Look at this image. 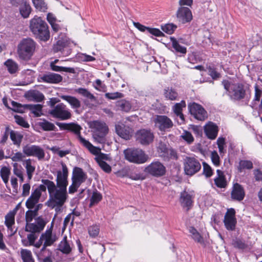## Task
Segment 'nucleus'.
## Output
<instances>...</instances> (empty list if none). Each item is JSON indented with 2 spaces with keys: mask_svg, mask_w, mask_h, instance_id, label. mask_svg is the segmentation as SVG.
<instances>
[{
  "mask_svg": "<svg viewBox=\"0 0 262 262\" xmlns=\"http://www.w3.org/2000/svg\"><path fill=\"white\" fill-rule=\"evenodd\" d=\"M62 171L57 172L56 185L54 182L48 179H42V184L47 185L49 195L52 197V201L58 202L61 204L68 196L67 187L68 185V170L66 165L61 163Z\"/></svg>",
  "mask_w": 262,
  "mask_h": 262,
  "instance_id": "nucleus-1",
  "label": "nucleus"
},
{
  "mask_svg": "<svg viewBox=\"0 0 262 262\" xmlns=\"http://www.w3.org/2000/svg\"><path fill=\"white\" fill-rule=\"evenodd\" d=\"M30 29L34 36L43 41L50 38V31L47 24L40 17L35 16L30 20Z\"/></svg>",
  "mask_w": 262,
  "mask_h": 262,
  "instance_id": "nucleus-2",
  "label": "nucleus"
},
{
  "mask_svg": "<svg viewBox=\"0 0 262 262\" xmlns=\"http://www.w3.org/2000/svg\"><path fill=\"white\" fill-rule=\"evenodd\" d=\"M222 84L231 99L239 101L245 98L246 91L243 84L232 83L227 80H224Z\"/></svg>",
  "mask_w": 262,
  "mask_h": 262,
  "instance_id": "nucleus-3",
  "label": "nucleus"
},
{
  "mask_svg": "<svg viewBox=\"0 0 262 262\" xmlns=\"http://www.w3.org/2000/svg\"><path fill=\"white\" fill-rule=\"evenodd\" d=\"M36 48L35 42L30 38L23 39L18 44L17 53L19 57L24 60H30Z\"/></svg>",
  "mask_w": 262,
  "mask_h": 262,
  "instance_id": "nucleus-4",
  "label": "nucleus"
},
{
  "mask_svg": "<svg viewBox=\"0 0 262 262\" xmlns=\"http://www.w3.org/2000/svg\"><path fill=\"white\" fill-rule=\"evenodd\" d=\"M90 127L93 133V137L97 143L103 144L106 142V136L108 128L104 122L96 120L90 123Z\"/></svg>",
  "mask_w": 262,
  "mask_h": 262,
  "instance_id": "nucleus-5",
  "label": "nucleus"
},
{
  "mask_svg": "<svg viewBox=\"0 0 262 262\" xmlns=\"http://www.w3.org/2000/svg\"><path fill=\"white\" fill-rule=\"evenodd\" d=\"M124 158L129 162L142 164L147 161V157L143 150L139 148L129 147L124 150Z\"/></svg>",
  "mask_w": 262,
  "mask_h": 262,
  "instance_id": "nucleus-6",
  "label": "nucleus"
},
{
  "mask_svg": "<svg viewBox=\"0 0 262 262\" xmlns=\"http://www.w3.org/2000/svg\"><path fill=\"white\" fill-rule=\"evenodd\" d=\"M49 114L54 118L61 120H66L71 118L72 114L64 104L61 103L56 105L50 111Z\"/></svg>",
  "mask_w": 262,
  "mask_h": 262,
  "instance_id": "nucleus-7",
  "label": "nucleus"
},
{
  "mask_svg": "<svg viewBox=\"0 0 262 262\" xmlns=\"http://www.w3.org/2000/svg\"><path fill=\"white\" fill-rule=\"evenodd\" d=\"M201 168V164L195 158L186 157L185 159L184 169L186 174L191 176L198 172Z\"/></svg>",
  "mask_w": 262,
  "mask_h": 262,
  "instance_id": "nucleus-8",
  "label": "nucleus"
},
{
  "mask_svg": "<svg viewBox=\"0 0 262 262\" xmlns=\"http://www.w3.org/2000/svg\"><path fill=\"white\" fill-rule=\"evenodd\" d=\"M23 151L27 156L37 157L38 160L43 159L45 156L43 149L38 145H26L23 147Z\"/></svg>",
  "mask_w": 262,
  "mask_h": 262,
  "instance_id": "nucleus-9",
  "label": "nucleus"
},
{
  "mask_svg": "<svg viewBox=\"0 0 262 262\" xmlns=\"http://www.w3.org/2000/svg\"><path fill=\"white\" fill-rule=\"evenodd\" d=\"M188 108L190 113L195 119L203 121L207 118V113L200 104L193 102L188 105Z\"/></svg>",
  "mask_w": 262,
  "mask_h": 262,
  "instance_id": "nucleus-10",
  "label": "nucleus"
},
{
  "mask_svg": "<svg viewBox=\"0 0 262 262\" xmlns=\"http://www.w3.org/2000/svg\"><path fill=\"white\" fill-rule=\"evenodd\" d=\"M56 124L59 126L61 130H67L73 133L77 136L80 142H81V139H84L80 134L82 127L78 124L74 122L67 123L56 122Z\"/></svg>",
  "mask_w": 262,
  "mask_h": 262,
  "instance_id": "nucleus-11",
  "label": "nucleus"
},
{
  "mask_svg": "<svg viewBox=\"0 0 262 262\" xmlns=\"http://www.w3.org/2000/svg\"><path fill=\"white\" fill-rule=\"evenodd\" d=\"M156 127L161 131H164L173 126L172 121L166 116L158 115L153 120Z\"/></svg>",
  "mask_w": 262,
  "mask_h": 262,
  "instance_id": "nucleus-12",
  "label": "nucleus"
},
{
  "mask_svg": "<svg viewBox=\"0 0 262 262\" xmlns=\"http://www.w3.org/2000/svg\"><path fill=\"white\" fill-rule=\"evenodd\" d=\"M235 211L234 209L230 208L227 210L224 219V223L227 230L233 231L235 230L236 224L235 218Z\"/></svg>",
  "mask_w": 262,
  "mask_h": 262,
  "instance_id": "nucleus-13",
  "label": "nucleus"
},
{
  "mask_svg": "<svg viewBox=\"0 0 262 262\" xmlns=\"http://www.w3.org/2000/svg\"><path fill=\"white\" fill-rule=\"evenodd\" d=\"M62 77L54 73L47 72L40 75L38 77V81L39 82H45L48 83L57 84L62 81Z\"/></svg>",
  "mask_w": 262,
  "mask_h": 262,
  "instance_id": "nucleus-14",
  "label": "nucleus"
},
{
  "mask_svg": "<svg viewBox=\"0 0 262 262\" xmlns=\"http://www.w3.org/2000/svg\"><path fill=\"white\" fill-rule=\"evenodd\" d=\"M115 131L119 136L126 140L130 139L133 133L132 128L121 122L115 124Z\"/></svg>",
  "mask_w": 262,
  "mask_h": 262,
  "instance_id": "nucleus-15",
  "label": "nucleus"
},
{
  "mask_svg": "<svg viewBox=\"0 0 262 262\" xmlns=\"http://www.w3.org/2000/svg\"><path fill=\"white\" fill-rule=\"evenodd\" d=\"M36 223L26 224L25 231L32 233H40L45 228L46 223L41 217H38Z\"/></svg>",
  "mask_w": 262,
  "mask_h": 262,
  "instance_id": "nucleus-16",
  "label": "nucleus"
},
{
  "mask_svg": "<svg viewBox=\"0 0 262 262\" xmlns=\"http://www.w3.org/2000/svg\"><path fill=\"white\" fill-rule=\"evenodd\" d=\"M177 17L178 21L182 24L190 22L192 19V15L190 10L185 7L179 8L177 13Z\"/></svg>",
  "mask_w": 262,
  "mask_h": 262,
  "instance_id": "nucleus-17",
  "label": "nucleus"
},
{
  "mask_svg": "<svg viewBox=\"0 0 262 262\" xmlns=\"http://www.w3.org/2000/svg\"><path fill=\"white\" fill-rule=\"evenodd\" d=\"M87 179L86 174L80 167H76L73 169L72 181L80 186Z\"/></svg>",
  "mask_w": 262,
  "mask_h": 262,
  "instance_id": "nucleus-18",
  "label": "nucleus"
},
{
  "mask_svg": "<svg viewBox=\"0 0 262 262\" xmlns=\"http://www.w3.org/2000/svg\"><path fill=\"white\" fill-rule=\"evenodd\" d=\"M194 194L193 192L184 191L181 193L180 202L183 207H187L188 209L192 205Z\"/></svg>",
  "mask_w": 262,
  "mask_h": 262,
  "instance_id": "nucleus-19",
  "label": "nucleus"
},
{
  "mask_svg": "<svg viewBox=\"0 0 262 262\" xmlns=\"http://www.w3.org/2000/svg\"><path fill=\"white\" fill-rule=\"evenodd\" d=\"M231 195L233 200L238 201H242L245 197V193L242 185L238 183L234 184Z\"/></svg>",
  "mask_w": 262,
  "mask_h": 262,
  "instance_id": "nucleus-20",
  "label": "nucleus"
},
{
  "mask_svg": "<svg viewBox=\"0 0 262 262\" xmlns=\"http://www.w3.org/2000/svg\"><path fill=\"white\" fill-rule=\"evenodd\" d=\"M204 130L206 136L210 139H214L218 133V127L214 123L209 122L204 127Z\"/></svg>",
  "mask_w": 262,
  "mask_h": 262,
  "instance_id": "nucleus-21",
  "label": "nucleus"
},
{
  "mask_svg": "<svg viewBox=\"0 0 262 262\" xmlns=\"http://www.w3.org/2000/svg\"><path fill=\"white\" fill-rule=\"evenodd\" d=\"M148 171L155 176H162L165 173V169L161 163L157 162L148 166Z\"/></svg>",
  "mask_w": 262,
  "mask_h": 262,
  "instance_id": "nucleus-22",
  "label": "nucleus"
},
{
  "mask_svg": "<svg viewBox=\"0 0 262 262\" xmlns=\"http://www.w3.org/2000/svg\"><path fill=\"white\" fill-rule=\"evenodd\" d=\"M25 97L29 101L41 102L44 99L43 94L37 90H32L28 92L25 94Z\"/></svg>",
  "mask_w": 262,
  "mask_h": 262,
  "instance_id": "nucleus-23",
  "label": "nucleus"
},
{
  "mask_svg": "<svg viewBox=\"0 0 262 262\" xmlns=\"http://www.w3.org/2000/svg\"><path fill=\"white\" fill-rule=\"evenodd\" d=\"M217 176L214 179V183L216 186L219 188H225L227 185V181L223 171L217 169L216 170Z\"/></svg>",
  "mask_w": 262,
  "mask_h": 262,
  "instance_id": "nucleus-24",
  "label": "nucleus"
},
{
  "mask_svg": "<svg viewBox=\"0 0 262 262\" xmlns=\"http://www.w3.org/2000/svg\"><path fill=\"white\" fill-rule=\"evenodd\" d=\"M60 98L67 101L73 109H78L81 106L80 101L75 97L69 95H61Z\"/></svg>",
  "mask_w": 262,
  "mask_h": 262,
  "instance_id": "nucleus-25",
  "label": "nucleus"
},
{
  "mask_svg": "<svg viewBox=\"0 0 262 262\" xmlns=\"http://www.w3.org/2000/svg\"><path fill=\"white\" fill-rule=\"evenodd\" d=\"M136 141L142 144H147V130L142 129L138 130L135 134Z\"/></svg>",
  "mask_w": 262,
  "mask_h": 262,
  "instance_id": "nucleus-26",
  "label": "nucleus"
},
{
  "mask_svg": "<svg viewBox=\"0 0 262 262\" xmlns=\"http://www.w3.org/2000/svg\"><path fill=\"white\" fill-rule=\"evenodd\" d=\"M163 95L166 99L171 101L177 100L179 96L176 90L171 87L165 88L164 89Z\"/></svg>",
  "mask_w": 262,
  "mask_h": 262,
  "instance_id": "nucleus-27",
  "label": "nucleus"
},
{
  "mask_svg": "<svg viewBox=\"0 0 262 262\" xmlns=\"http://www.w3.org/2000/svg\"><path fill=\"white\" fill-rule=\"evenodd\" d=\"M19 6V11L21 16L24 18L29 17L32 11V8L30 4L24 1V3H22Z\"/></svg>",
  "mask_w": 262,
  "mask_h": 262,
  "instance_id": "nucleus-28",
  "label": "nucleus"
},
{
  "mask_svg": "<svg viewBox=\"0 0 262 262\" xmlns=\"http://www.w3.org/2000/svg\"><path fill=\"white\" fill-rule=\"evenodd\" d=\"M24 108L31 111L35 117H40L42 115V105L41 104H24Z\"/></svg>",
  "mask_w": 262,
  "mask_h": 262,
  "instance_id": "nucleus-29",
  "label": "nucleus"
},
{
  "mask_svg": "<svg viewBox=\"0 0 262 262\" xmlns=\"http://www.w3.org/2000/svg\"><path fill=\"white\" fill-rule=\"evenodd\" d=\"M185 107L186 103L185 101L182 100L180 103H176L173 106L172 108L174 114L177 115V117H179L183 122L184 121V117L182 112L183 108Z\"/></svg>",
  "mask_w": 262,
  "mask_h": 262,
  "instance_id": "nucleus-30",
  "label": "nucleus"
},
{
  "mask_svg": "<svg viewBox=\"0 0 262 262\" xmlns=\"http://www.w3.org/2000/svg\"><path fill=\"white\" fill-rule=\"evenodd\" d=\"M67 198L68 196H66V198L63 201V202H62L61 204H58V202L52 201L53 199H52V197L50 195H49V199L48 200L46 204L48 207L52 209L55 208V211L58 213L61 211V207L64 205Z\"/></svg>",
  "mask_w": 262,
  "mask_h": 262,
  "instance_id": "nucleus-31",
  "label": "nucleus"
},
{
  "mask_svg": "<svg viewBox=\"0 0 262 262\" xmlns=\"http://www.w3.org/2000/svg\"><path fill=\"white\" fill-rule=\"evenodd\" d=\"M84 147L88 149V150L93 155L98 156L101 149L99 147L93 146L89 141L85 139H81V142H80Z\"/></svg>",
  "mask_w": 262,
  "mask_h": 262,
  "instance_id": "nucleus-32",
  "label": "nucleus"
},
{
  "mask_svg": "<svg viewBox=\"0 0 262 262\" xmlns=\"http://www.w3.org/2000/svg\"><path fill=\"white\" fill-rule=\"evenodd\" d=\"M75 91L82 96L90 99L92 102L95 103L97 102L96 97L86 89L80 88L75 89Z\"/></svg>",
  "mask_w": 262,
  "mask_h": 262,
  "instance_id": "nucleus-33",
  "label": "nucleus"
},
{
  "mask_svg": "<svg viewBox=\"0 0 262 262\" xmlns=\"http://www.w3.org/2000/svg\"><path fill=\"white\" fill-rule=\"evenodd\" d=\"M10 137L13 143L19 147L23 138V135L14 130H11L10 132Z\"/></svg>",
  "mask_w": 262,
  "mask_h": 262,
  "instance_id": "nucleus-34",
  "label": "nucleus"
},
{
  "mask_svg": "<svg viewBox=\"0 0 262 262\" xmlns=\"http://www.w3.org/2000/svg\"><path fill=\"white\" fill-rule=\"evenodd\" d=\"M237 167L238 172H242L245 169H251L253 168V163L250 160H242L239 161Z\"/></svg>",
  "mask_w": 262,
  "mask_h": 262,
  "instance_id": "nucleus-35",
  "label": "nucleus"
},
{
  "mask_svg": "<svg viewBox=\"0 0 262 262\" xmlns=\"http://www.w3.org/2000/svg\"><path fill=\"white\" fill-rule=\"evenodd\" d=\"M170 40L172 46L176 52L183 54H185L187 52L186 48L180 45L179 42L174 37H171Z\"/></svg>",
  "mask_w": 262,
  "mask_h": 262,
  "instance_id": "nucleus-36",
  "label": "nucleus"
},
{
  "mask_svg": "<svg viewBox=\"0 0 262 262\" xmlns=\"http://www.w3.org/2000/svg\"><path fill=\"white\" fill-rule=\"evenodd\" d=\"M41 238H43L45 241L44 243L45 246H51L55 241V239L52 237V231L50 230H47L45 233H42Z\"/></svg>",
  "mask_w": 262,
  "mask_h": 262,
  "instance_id": "nucleus-37",
  "label": "nucleus"
},
{
  "mask_svg": "<svg viewBox=\"0 0 262 262\" xmlns=\"http://www.w3.org/2000/svg\"><path fill=\"white\" fill-rule=\"evenodd\" d=\"M58 250L66 254L71 252V248L67 242L66 236L64 237L63 239L59 244Z\"/></svg>",
  "mask_w": 262,
  "mask_h": 262,
  "instance_id": "nucleus-38",
  "label": "nucleus"
},
{
  "mask_svg": "<svg viewBox=\"0 0 262 262\" xmlns=\"http://www.w3.org/2000/svg\"><path fill=\"white\" fill-rule=\"evenodd\" d=\"M191 237L196 242L200 244L204 243V240L201 235L193 227H190L188 229Z\"/></svg>",
  "mask_w": 262,
  "mask_h": 262,
  "instance_id": "nucleus-39",
  "label": "nucleus"
},
{
  "mask_svg": "<svg viewBox=\"0 0 262 262\" xmlns=\"http://www.w3.org/2000/svg\"><path fill=\"white\" fill-rule=\"evenodd\" d=\"M116 106L118 110L125 112H128L131 108V105L128 101L125 100H121L116 102Z\"/></svg>",
  "mask_w": 262,
  "mask_h": 262,
  "instance_id": "nucleus-40",
  "label": "nucleus"
},
{
  "mask_svg": "<svg viewBox=\"0 0 262 262\" xmlns=\"http://www.w3.org/2000/svg\"><path fill=\"white\" fill-rule=\"evenodd\" d=\"M50 67L52 71L56 72L63 71L73 74H75L76 73L75 69L73 68L60 67L54 64L53 63H50Z\"/></svg>",
  "mask_w": 262,
  "mask_h": 262,
  "instance_id": "nucleus-41",
  "label": "nucleus"
},
{
  "mask_svg": "<svg viewBox=\"0 0 262 262\" xmlns=\"http://www.w3.org/2000/svg\"><path fill=\"white\" fill-rule=\"evenodd\" d=\"M14 212H10L5 216V225L8 229L12 232V225L14 224Z\"/></svg>",
  "mask_w": 262,
  "mask_h": 262,
  "instance_id": "nucleus-42",
  "label": "nucleus"
},
{
  "mask_svg": "<svg viewBox=\"0 0 262 262\" xmlns=\"http://www.w3.org/2000/svg\"><path fill=\"white\" fill-rule=\"evenodd\" d=\"M25 167L27 171L28 178L30 181L32 178L33 174L35 170V167L32 165V160L30 159L26 160L25 161Z\"/></svg>",
  "mask_w": 262,
  "mask_h": 262,
  "instance_id": "nucleus-43",
  "label": "nucleus"
},
{
  "mask_svg": "<svg viewBox=\"0 0 262 262\" xmlns=\"http://www.w3.org/2000/svg\"><path fill=\"white\" fill-rule=\"evenodd\" d=\"M4 64L7 67L8 71L10 74H14L18 70L17 64L12 59L7 60Z\"/></svg>",
  "mask_w": 262,
  "mask_h": 262,
  "instance_id": "nucleus-44",
  "label": "nucleus"
},
{
  "mask_svg": "<svg viewBox=\"0 0 262 262\" xmlns=\"http://www.w3.org/2000/svg\"><path fill=\"white\" fill-rule=\"evenodd\" d=\"M21 256L24 262H35L30 250H22L21 251Z\"/></svg>",
  "mask_w": 262,
  "mask_h": 262,
  "instance_id": "nucleus-45",
  "label": "nucleus"
},
{
  "mask_svg": "<svg viewBox=\"0 0 262 262\" xmlns=\"http://www.w3.org/2000/svg\"><path fill=\"white\" fill-rule=\"evenodd\" d=\"M39 125L45 131H55L56 128L53 123L46 120H43V122H40Z\"/></svg>",
  "mask_w": 262,
  "mask_h": 262,
  "instance_id": "nucleus-46",
  "label": "nucleus"
},
{
  "mask_svg": "<svg viewBox=\"0 0 262 262\" xmlns=\"http://www.w3.org/2000/svg\"><path fill=\"white\" fill-rule=\"evenodd\" d=\"M68 45L67 41L63 40H58L54 46L53 50L55 52H62Z\"/></svg>",
  "mask_w": 262,
  "mask_h": 262,
  "instance_id": "nucleus-47",
  "label": "nucleus"
},
{
  "mask_svg": "<svg viewBox=\"0 0 262 262\" xmlns=\"http://www.w3.org/2000/svg\"><path fill=\"white\" fill-rule=\"evenodd\" d=\"M35 8L41 11L47 10V5L43 0H32Z\"/></svg>",
  "mask_w": 262,
  "mask_h": 262,
  "instance_id": "nucleus-48",
  "label": "nucleus"
},
{
  "mask_svg": "<svg viewBox=\"0 0 262 262\" xmlns=\"http://www.w3.org/2000/svg\"><path fill=\"white\" fill-rule=\"evenodd\" d=\"M102 195L100 192L97 190L94 191L90 199V206H92L95 204H97L102 200Z\"/></svg>",
  "mask_w": 262,
  "mask_h": 262,
  "instance_id": "nucleus-49",
  "label": "nucleus"
},
{
  "mask_svg": "<svg viewBox=\"0 0 262 262\" xmlns=\"http://www.w3.org/2000/svg\"><path fill=\"white\" fill-rule=\"evenodd\" d=\"M180 137L189 144L192 143L194 141L193 137L188 131L184 130Z\"/></svg>",
  "mask_w": 262,
  "mask_h": 262,
  "instance_id": "nucleus-50",
  "label": "nucleus"
},
{
  "mask_svg": "<svg viewBox=\"0 0 262 262\" xmlns=\"http://www.w3.org/2000/svg\"><path fill=\"white\" fill-rule=\"evenodd\" d=\"M161 28L164 32L168 34H171L177 28V26L173 24H167L162 26Z\"/></svg>",
  "mask_w": 262,
  "mask_h": 262,
  "instance_id": "nucleus-51",
  "label": "nucleus"
},
{
  "mask_svg": "<svg viewBox=\"0 0 262 262\" xmlns=\"http://www.w3.org/2000/svg\"><path fill=\"white\" fill-rule=\"evenodd\" d=\"M157 150L160 156L165 157L167 155L168 149L165 143L161 142L159 143Z\"/></svg>",
  "mask_w": 262,
  "mask_h": 262,
  "instance_id": "nucleus-52",
  "label": "nucleus"
},
{
  "mask_svg": "<svg viewBox=\"0 0 262 262\" xmlns=\"http://www.w3.org/2000/svg\"><path fill=\"white\" fill-rule=\"evenodd\" d=\"M232 245L234 247L240 249H244L247 247V245L245 242L240 239H235L233 240L232 242Z\"/></svg>",
  "mask_w": 262,
  "mask_h": 262,
  "instance_id": "nucleus-53",
  "label": "nucleus"
},
{
  "mask_svg": "<svg viewBox=\"0 0 262 262\" xmlns=\"http://www.w3.org/2000/svg\"><path fill=\"white\" fill-rule=\"evenodd\" d=\"M203 174L207 177L209 178L213 174V171L211 167L206 163H203Z\"/></svg>",
  "mask_w": 262,
  "mask_h": 262,
  "instance_id": "nucleus-54",
  "label": "nucleus"
},
{
  "mask_svg": "<svg viewBox=\"0 0 262 262\" xmlns=\"http://www.w3.org/2000/svg\"><path fill=\"white\" fill-rule=\"evenodd\" d=\"M211 161L215 166H219L220 165V157L216 151H213L211 154Z\"/></svg>",
  "mask_w": 262,
  "mask_h": 262,
  "instance_id": "nucleus-55",
  "label": "nucleus"
},
{
  "mask_svg": "<svg viewBox=\"0 0 262 262\" xmlns=\"http://www.w3.org/2000/svg\"><path fill=\"white\" fill-rule=\"evenodd\" d=\"M105 98L108 99L114 100L117 98H120L123 97V94L119 92L107 93L105 94Z\"/></svg>",
  "mask_w": 262,
  "mask_h": 262,
  "instance_id": "nucleus-56",
  "label": "nucleus"
},
{
  "mask_svg": "<svg viewBox=\"0 0 262 262\" xmlns=\"http://www.w3.org/2000/svg\"><path fill=\"white\" fill-rule=\"evenodd\" d=\"M15 119V122L19 125L28 128L29 127V124L25 120V119L18 115H16L14 117Z\"/></svg>",
  "mask_w": 262,
  "mask_h": 262,
  "instance_id": "nucleus-57",
  "label": "nucleus"
},
{
  "mask_svg": "<svg viewBox=\"0 0 262 262\" xmlns=\"http://www.w3.org/2000/svg\"><path fill=\"white\" fill-rule=\"evenodd\" d=\"M11 104L13 107V110L14 111L20 113H23L24 112V110L25 109L24 108V105H22L14 101L11 102Z\"/></svg>",
  "mask_w": 262,
  "mask_h": 262,
  "instance_id": "nucleus-58",
  "label": "nucleus"
},
{
  "mask_svg": "<svg viewBox=\"0 0 262 262\" xmlns=\"http://www.w3.org/2000/svg\"><path fill=\"white\" fill-rule=\"evenodd\" d=\"M11 104L13 107V110L14 111L20 113H23L24 112V110L25 109L24 108V105H22L14 101L11 102Z\"/></svg>",
  "mask_w": 262,
  "mask_h": 262,
  "instance_id": "nucleus-59",
  "label": "nucleus"
},
{
  "mask_svg": "<svg viewBox=\"0 0 262 262\" xmlns=\"http://www.w3.org/2000/svg\"><path fill=\"white\" fill-rule=\"evenodd\" d=\"M38 202V200L34 198L31 199L30 196L26 202V206L28 209H31L35 207Z\"/></svg>",
  "mask_w": 262,
  "mask_h": 262,
  "instance_id": "nucleus-60",
  "label": "nucleus"
},
{
  "mask_svg": "<svg viewBox=\"0 0 262 262\" xmlns=\"http://www.w3.org/2000/svg\"><path fill=\"white\" fill-rule=\"evenodd\" d=\"M99 232V228L98 226L95 225L90 226L89 228V233L91 236L96 237Z\"/></svg>",
  "mask_w": 262,
  "mask_h": 262,
  "instance_id": "nucleus-61",
  "label": "nucleus"
},
{
  "mask_svg": "<svg viewBox=\"0 0 262 262\" xmlns=\"http://www.w3.org/2000/svg\"><path fill=\"white\" fill-rule=\"evenodd\" d=\"M36 216V215L33 213L31 210H28L26 212V221L27 224H30L32 221L33 218Z\"/></svg>",
  "mask_w": 262,
  "mask_h": 262,
  "instance_id": "nucleus-62",
  "label": "nucleus"
},
{
  "mask_svg": "<svg viewBox=\"0 0 262 262\" xmlns=\"http://www.w3.org/2000/svg\"><path fill=\"white\" fill-rule=\"evenodd\" d=\"M100 167L106 172L110 173L111 170V167L105 161H100L98 163Z\"/></svg>",
  "mask_w": 262,
  "mask_h": 262,
  "instance_id": "nucleus-63",
  "label": "nucleus"
},
{
  "mask_svg": "<svg viewBox=\"0 0 262 262\" xmlns=\"http://www.w3.org/2000/svg\"><path fill=\"white\" fill-rule=\"evenodd\" d=\"M25 156L20 152H16L14 156L11 158V160L13 162H20L22 161Z\"/></svg>",
  "mask_w": 262,
  "mask_h": 262,
  "instance_id": "nucleus-64",
  "label": "nucleus"
}]
</instances>
